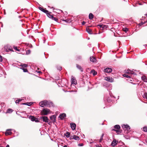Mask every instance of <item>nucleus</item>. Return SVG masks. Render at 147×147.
Masks as SVG:
<instances>
[{
  "label": "nucleus",
  "mask_w": 147,
  "mask_h": 147,
  "mask_svg": "<svg viewBox=\"0 0 147 147\" xmlns=\"http://www.w3.org/2000/svg\"><path fill=\"white\" fill-rule=\"evenodd\" d=\"M39 105L41 107H45L49 105L48 102L47 100H44L39 102Z\"/></svg>",
  "instance_id": "1"
},
{
  "label": "nucleus",
  "mask_w": 147,
  "mask_h": 147,
  "mask_svg": "<svg viewBox=\"0 0 147 147\" xmlns=\"http://www.w3.org/2000/svg\"><path fill=\"white\" fill-rule=\"evenodd\" d=\"M28 65L27 64H24L23 65H20V69H22L23 70V71L24 72H27L28 71L27 69L26 68L27 67Z\"/></svg>",
  "instance_id": "2"
},
{
  "label": "nucleus",
  "mask_w": 147,
  "mask_h": 147,
  "mask_svg": "<svg viewBox=\"0 0 147 147\" xmlns=\"http://www.w3.org/2000/svg\"><path fill=\"white\" fill-rule=\"evenodd\" d=\"M50 110L47 109H44L41 111L42 115H47L49 112Z\"/></svg>",
  "instance_id": "3"
},
{
  "label": "nucleus",
  "mask_w": 147,
  "mask_h": 147,
  "mask_svg": "<svg viewBox=\"0 0 147 147\" xmlns=\"http://www.w3.org/2000/svg\"><path fill=\"white\" fill-rule=\"evenodd\" d=\"M29 118L32 121H35L36 122H39L38 119L32 116H30Z\"/></svg>",
  "instance_id": "4"
},
{
  "label": "nucleus",
  "mask_w": 147,
  "mask_h": 147,
  "mask_svg": "<svg viewBox=\"0 0 147 147\" xmlns=\"http://www.w3.org/2000/svg\"><path fill=\"white\" fill-rule=\"evenodd\" d=\"M47 15L49 18L52 19L53 20H55V18L54 17L53 15L52 14L51 12H48L47 14Z\"/></svg>",
  "instance_id": "5"
},
{
  "label": "nucleus",
  "mask_w": 147,
  "mask_h": 147,
  "mask_svg": "<svg viewBox=\"0 0 147 147\" xmlns=\"http://www.w3.org/2000/svg\"><path fill=\"white\" fill-rule=\"evenodd\" d=\"M74 139L75 140H78L80 139V138L78 136H77L75 135L71 136L70 137V139L71 140Z\"/></svg>",
  "instance_id": "6"
},
{
  "label": "nucleus",
  "mask_w": 147,
  "mask_h": 147,
  "mask_svg": "<svg viewBox=\"0 0 147 147\" xmlns=\"http://www.w3.org/2000/svg\"><path fill=\"white\" fill-rule=\"evenodd\" d=\"M4 50L6 52H9V51H13V49L10 48L7 46H5L4 48Z\"/></svg>",
  "instance_id": "7"
},
{
  "label": "nucleus",
  "mask_w": 147,
  "mask_h": 147,
  "mask_svg": "<svg viewBox=\"0 0 147 147\" xmlns=\"http://www.w3.org/2000/svg\"><path fill=\"white\" fill-rule=\"evenodd\" d=\"M41 119H42L43 121L45 122H48L49 119L46 116H42L41 117Z\"/></svg>",
  "instance_id": "8"
},
{
  "label": "nucleus",
  "mask_w": 147,
  "mask_h": 147,
  "mask_svg": "<svg viewBox=\"0 0 147 147\" xmlns=\"http://www.w3.org/2000/svg\"><path fill=\"white\" fill-rule=\"evenodd\" d=\"M71 84H75V85H76V84H77V81L76 80L75 78L73 77L72 76H71Z\"/></svg>",
  "instance_id": "9"
},
{
  "label": "nucleus",
  "mask_w": 147,
  "mask_h": 147,
  "mask_svg": "<svg viewBox=\"0 0 147 147\" xmlns=\"http://www.w3.org/2000/svg\"><path fill=\"white\" fill-rule=\"evenodd\" d=\"M105 79L107 81L110 82H113L114 79L112 78H110L109 77H107L105 78Z\"/></svg>",
  "instance_id": "10"
},
{
  "label": "nucleus",
  "mask_w": 147,
  "mask_h": 147,
  "mask_svg": "<svg viewBox=\"0 0 147 147\" xmlns=\"http://www.w3.org/2000/svg\"><path fill=\"white\" fill-rule=\"evenodd\" d=\"M66 117V115L65 113H63L62 114H60L59 116V118L61 120H63L65 117Z\"/></svg>",
  "instance_id": "11"
},
{
  "label": "nucleus",
  "mask_w": 147,
  "mask_h": 147,
  "mask_svg": "<svg viewBox=\"0 0 147 147\" xmlns=\"http://www.w3.org/2000/svg\"><path fill=\"white\" fill-rule=\"evenodd\" d=\"M112 71V69L110 68L107 67L104 69V71L105 72L109 73L111 72Z\"/></svg>",
  "instance_id": "12"
},
{
  "label": "nucleus",
  "mask_w": 147,
  "mask_h": 147,
  "mask_svg": "<svg viewBox=\"0 0 147 147\" xmlns=\"http://www.w3.org/2000/svg\"><path fill=\"white\" fill-rule=\"evenodd\" d=\"M118 141H116L115 140H114L112 142L111 145L113 147L115 146L118 143Z\"/></svg>",
  "instance_id": "13"
},
{
  "label": "nucleus",
  "mask_w": 147,
  "mask_h": 147,
  "mask_svg": "<svg viewBox=\"0 0 147 147\" xmlns=\"http://www.w3.org/2000/svg\"><path fill=\"white\" fill-rule=\"evenodd\" d=\"M38 9L40 10L42 12H44L45 13H46V14H47V13H48V12H49V11L48 10H46L45 9H44L42 7H38Z\"/></svg>",
  "instance_id": "14"
},
{
  "label": "nucleus",
  "mask_w": 147,
  "mask_h": 147,
  "mask_svg": "<svg viewBox=\"0 0 147 147\" xmlns=\"http://www.w3.org/2000/svg\"><path fill=\"white\" fill-rule=\"evenodd\" d=\"M90 27V26H88L86 28V30L87 32L89 34H92V30L90 29L89 27Z\"/></svg>",
  "instance_id": "15"
},
{
  "label": "nucleus",
  "mask_w": 147,
  "mask_h": 147,
  "mask_svg": "<svg viewBox=\"0 0 147 147\" xmlns=\"http://www.w3.org/2000/svg\"><path fill=\"white\" fill-rule=\"evenodd\" d=\"M71 127L72 129V130H75L76 129V125L75 123H70Z\"/></svg>",
  "instance_id": "16"
},
{
  "label": "nucleus",
  "mask_w": 147,
  "mask_h": 147,
  "mask_svg": "<svg viewBox=\"0 0 147 147\" xmlns=\"http://www.w3.org/2000/svg\"><path fill=\"white\" fill-rule=\"evenodd\" d=\"M51 121H52L54 123L55 122V115H53L51 116L50 118Z\"/></svg>",
  "instance_id": "17"
},
{
  "label": "nucleus",
  "mask_w": 147,
  "mask_h": 147,
  "mask_svg": "<svg viewBox=\"0 0 147 147\" xmlns=\"http://www.w3.org/2000/svg\"><path fill=\"white\" fill-rule=\"evenodd\" d=\"M11 130L7 129L5 133V134L6 136L10 135L12 134V132L10 131Z\"/></svg>",
  "instance_id": "18"
},
{
  "label": "nucleus",
  "mask_w": 147,
  "mask_h": 147,
  "mask_svg": "<svg viewBox=\"0 0 147 147\" xmlns=\"http://www.w3.org/2000/svg\"><path fill=\"white\" fill-rule=\"evenodd\" d=\"M142 79L144 82H147V77H146L145 76H143L141 78Z\"/></svg>",
  "instance_id": "19"
},
{
  "label": "nucleus",
  "mask_w": 147,
  "mask_h": 147,
  "mask_svg": "<svg viewBox=\"0 0 147 147\" xmlns=\"http://www.w3.org/2000/svg\"><path fill=\"white\" fill-rule=\"evenodd\" d=\"M64 136H66L67 138H69L70 137V134L69 132L67 131L66 133L64 134Z\"/></svg>",
  "instance_id": "20"
},
{
  "label": "nucleus",
  "mask_w": 147,
  "mask_h": 147,
  "mask_svg": "<svg viewBox=\"0 0 147 147\" xmlns=\"http://www.w3.org/2000/svg\"><path fill=\"white\" fill-rule=\"evenodd\" d=\"M13 111V110L11 109H8L7 110L6 112V113H11Z\"/></svg>",
  "instance_id": "21"
},
{
  "label": "nucleus",
  "mask_w": 147,
  "mask_h": 147,
  "mask_svg": "<svg viewBox=\"0 0 147 147\" xmlns=\"http://www.w3.org/2000/svg\"><path fill=\"white\" fill-rule=\"evenodd\" d=\"M76 67H77L79 69V70H80L81 71H83V69L82 68V67H81V66L80 65H79L77 64H76Z\"/></svg>",
  "instance_id": "22"
},
{
  "label": "nucleus",
  "mask_w": 147,
  "mask_h": 147,
  "mask_svg": "<svg viewBox=\"0 0 147 147\" xmlns=\"http://www.w3.org/2000/svg\"><path fill=\"white\" fill-rule=\"evenodd\" d=\"M82 59V57L80 55H77L76 57V60H81Z\"/></svg>",
  "instance_id": "23"
},
{
  "label": "nucleus",
  "mask_w": 147,
  "mask_h": 147,
  "mask_svg": "<svg viewBox=\"0 0 147 147\" xmlns=\"http://www.w3.org/2000/svg\"><path fill=\"white\" fill-rule=\"evenodd\" d=\"M33 103L32 102H25L23 104V105H27L28 106H30L32 105V104Z\"/></svg>",
  "instance_id": "24"
},
{
  "label": "nucleus",
  "mask_w": 147,
  "mask_h": 147,
  "mask_svg": "<svg viewBox=\"0 0 147 147\" xmlns=\"http://www.w3.org/2000/svg\"><path fill=\"white\" fill-rule=\"evenodd\" d=\"M94 17V16L92 13H90L89 16V18L90 20H92Z\"/></svg>",
  "instance_id": "25"
},
{
  "label": "nucleus",
  "mask_w": 147,
  "mask_h": 147,
  "mask_svg": "<svg viewBox=\"0 0 147 147\" xmlns=\"http://www.w3.org/2000/svg\"><path fill=\"white\" fill-rule=\"evenodd\" d=\"M91 73L92 74L93 76H95L97 74V72L95 71L94 69L92 70L91 71Z\"/></svg>",
  "instance_id": "26"
},
{
  "label": "nucleus",
  "mask_w": 147,
  "mask_h": 147,
  "mask_svg": "<svg viewBox=\"0 0 147 147\" xmlns=\"http://www.w3.org/2000/svg\"><path fill=\"white\" fill-rule=\"evenodd\" d=\"M95 58L94 57H90V61L94 62L95 60Z\"/></svg>",
  "instance_id": "27"
},
{
  "label": "nucleus",
  "mask_w": 147,
  "mask_h": 147,
  "mask_svg": "<svg viewBox=\"0 0 147 147\" xmlns=\"http://www.w3.org/2000/svg\"><path fill=\"white\" fill-rule=\"evenodd\" d=\"M114 128L117 129L119 130L120 129V127L119 125H116L114 126Z\"/></svg>",
  "instance_id": "28"
},
{
  "label": "nucleus",
  "mask_w": 147,
  "mask_h": 147,
  "mask_svg": "<svg viewBox=\"0 0 147 147\" xmlns=\"http://www.w3.org/2000/svg\"><path fill=\"white\" fill-rule=\"evenodd\" d=\"M122 131V130L120 129L119 130H117L116 131L117 133L118 134H120L121 133Z\"/></svg>",
  "instance_id": "29"
},
{
  "label": "nucleus",
  "mask_w": 147,
  "mask_h": 147,
  "mask_svg": "<svg viewBox=\"0 0 147 147\" xmlns=\"http://www.w3.org/2000/svg\"><path fill=\"white\" fill-rule=\"evenodd\" d=\"M13 48L15 50L17 51H20V50L17 47L14 46L13 47Z\"/></svg>",
  "instance_id": "30"
},
{
  "label": "nucleus",
  "mask_w": 147,
  "mask_h": 147,
  "mask_svg": "<svg viewBox=\"0 0 147 147\" xmlns=\"http://www.w3.org/2000/svg\"><path fill=\"white\" fill-rule=\"evenodd\" d=\"M128 30V28H123V30L125 32H126Z\"/></svg>",
  "instance_id": "31"
},
{
  "label": "nucleus",
  "mask_w": 147,
  "mask_h": 147,
  "mask_svg": "<svg viewBox=\"0 0 147 147\" xmlns=\"http://www.w3.org/2000/svg\"><path fill=\"white\" fill-rule=\"evenodd\" d=\"M127 125H122V127L123 129H124V130H126V127Z\"/></svg>",
  "instance_id": "32"
},
{
  "label": "nucleus",
  "mask_w": 147,
  "mask_h": 147,
  "mask_svg": "<svg viewBox=\"0 0 147 147\" xmlns=\"http://www.w3.org/2000/svg\"><path fill=\"white\" fill-rule=\"evenodd\" d=\"M143 130L145 132L147 131V127H143Z\"/></svg>",
  "instance_id": "33"
},
{
  "label": "nucleus",
  "mask_w": 147,
  "mask_h": 147,
  "mask_svg": "<svg viewBox=\"0 0 147 147\" xmlns=\"http://www.w3.org/2000/svg\"><path fill=\"white\" fill-rule=\"evenodd\" d=\"M104 135V134H102L100 137V141H99V142H101L102 141V140H103V136Z\"/></svg>",
  "instance_id": "34"
},
{
  "label": "nucleus",
  "mask_w": 147,
  "mask_h": 147,
  "mask_svg": "<svg viewBox=\"0 0 147 147\" xmlns=\"http://www.w3.org/2000/svg\"><path fill=\"white\" fill-rule=\"evenodd\" d=\"M57 69L59 70H61L62 69V67L61 66H57Z\"/></svg>",
  "instance_id": "35"
},
{
  "label": "nucleus",
  "mask_w": 147,
  "mask_h": 147,
  "mask_svg": "<svg viewBox=\"0 0 147 147\" xmlns=\"http://www.w3.org/2000/svg\"><path fill=\"white\" fill-rule=\"evenodd\" d=\"M143 97L144 98H145L147 99V93H144L143 96Z\"/></svg>",
  "instance_id": "36"
},
{
  "label": "nucleus",
  "mask_w": 147,
  "mask_h": 147,
  "mask_svg": "<svg viewBox=\"0 0 147 147\" xmlns=\"http://www.w3.org/2000/svg\"><path fill=\"white\" fill-rule=\"evenodd\" d=\"M130 127L128 125H127L126 130H127L128 131L130 129Z\"/></svg>",
  "instance_id": "37"
},
{
  "label": "nucleus",
  "mask_w": 147,
  "mask_h": 147,
  "mask_svg": "<svg viewBox=\"0 0 147 147\" xmlns=\"http://www.w3.org/2000/svg\"><path fill=\"white\" fill-rule=\"evenodd\" d=\"M31 53V51L30 50H27L26 51V54H29Z\"/></svg>",
  "instance_id": "38"
},
{
  "label": "nucleus",
  "mask_w": 147,
  "mask_h": 147,
  "mask_svg": "<svg viewBox=\"0 0 147 147\" xmlns=\"http://www.w3.org/2000/svg\"><path fill=\"white\" fill-rule=\"evenodd\" d=\"M123 75V76L125 77H126L127 78H130V77L129 76L127 75L126 74H124Z\"/></svg>",
  "instance_id": "39"
},
{
  "label": "nucleus",
  "mask_w": 147,
  "mask_h": 147,
  "mask_svg": "<svg viewBox=\"0 0 147 147\" xmlns=\"http://www.w3.org/2000/svg\"><path fill=\"white\" fill-rule=\"evenodd\" d=\"M2 60V57L0 55V62H1Z\"/></svg>",
  "instance_id": "40"
},
{
  "label": "nucleus",
  "mask_w": 147,
  "mask_h": 147,
  "mask_svg": "<svg viewBox=\"0 0 147 147\" xmlns=\"http://www.w3.org/2000/svg\"><path fill=\"white\" fill-rule=\"evenodd\" d=\"M98 26H99L100 27V28H104L103 27V25H98Z\"/></svg>",
  "instance_id": "41"
},
{
  "label": "nucleus",
  "mask_w": 147,
  "mask_h": 147,
  "mask_svg": "<svg viewBox=\"0 0 147 147\" xmlns=\"http://www.w3.org/2000/svg\"><path fill=\"white\" fill-rule=\"evenodd\" d=\"M20 102V100H19L18 99L16 101V103H19Z\"/></svg>",
  "instance_id": "42"
},
{
  "label": "nucleus",
  "mask_w": 147,
  "mask_h": 147,
  "mask_svg": "<svg viewBox=\"0 0 147 147\" xmlns=\"http://www.w3.org/2000/svg\"><path fill=\"white\" fill-rule=\"evenodd\" d=\"M144 23H143V22H141V23H140L138 25L139 26H141L143 24H144Z\"/></svg>",
  "instance_id": "43"
},
{
  "label": "nucleus",
  "mask_w": 147,
  "mask_h": 147,
  "mask_svg": "<svg viewBox=\"0 0 147 147\" xmlns=\"http://www.w3.org/2000/svg\"><path fill=\"white\" fill-rule=\"evenodd\" d=\"M48 124L50 125H51V124L52 122H51L49 121H49H48V122H47Z\"/></svg>",
  "instance_id": "44"
},
{
  "label": "nucleus",
  "mask_w": 147,
  "mask_h": 147,
  "mask_svg": "<svg viewBox=\"0 0 147 147\" xmlns=\"http://www.w3.org/2000/svg\"><path fill=\"white\" fill-rule=\"evenodd\" d=\"M36 71L38 73H41L42 72H41V71Z\"/></svg>",
  "instance_id": "45"
},
{
  "label": "nucleus",
  "mask_w": 147,
  "mask_h": 147,
  "mask_svg": "<svg viewBox=\"0 0 147 147\" xmlns=\"http://www.w3.org/2000/svg\"><path fill=\"white\" fill-rule=\"evenodd\" d=\"M86 23V22H84V21H83L82 22V25H84V24Z\"/></svg>",
  "instance_id": "46"
},
{
  "label": "nucleus",
  "mask_w": 147,
  "mask_h": 147,
  "mask_svg": "<svg viewBox=\"0 0 147 147\" xmlns=\"http://www.w3.org/2000/svg\"><path fill=\"white\" fill-rule=\"evenodd\" d=\"M59 77H56V80H58L59 79Z\"/></svg>",
  "instance_id": "47"
},
{
  "label": "nucleus",
  "mask_w": 147,
  "mask_h": 147,
  "mask_svg": "<svg viewBox=\"0 0 147 147\" xmlns=\"http://www.w3.org/2000/svg\"><path fill=\"white\" fill-rule=\"evenodd\" d=\"M112 131H117V130H116L115 129H112Z\"/></svg>",
  "instance_id": "48"
},
{
  "label": "nucleus",
  "mask_w": 147,
  "mask_h": 147,
  "mask_svg": "<svg viewBox=\"0 0 147 147\" xmlns=\"http://www.w3.org/2000/svg\"><path fill=\"white\" fill-rule=\"evenodd\" d=\"M28 46L29 47H32V45H30Z\"/></svg>",
  "instance_id": "49"
},
{
  "label": "nucleus",
  "mask_w": 147,
  "mask_h": 147,
  "mask_svg": "<svg viewBox=\"0 0 147 147\" xmlns=\"http://www.w3.org/2000/svg\"><path fill=\"white\" fill-rule=\"evenodd\" d=\"M18 100H20V102L21 101H22V99H19Z\"/></svg>",
  "instance_id": "50"
},
{
  "label": "nucleus",
  "mask_w": 147,
  "mask_h": 147,
  "mask_svg": "<svg viewBox=\"0 0 147 147\" xmlns=\"http://www.w3.org/2000/svg\"><path fill=\"white\" fill-rule=\"evenodd\" d=\"M83 144H81L80 146H83Z\"/></svg>",
  "instance_id": "51"
},
{
  "label": "nucleus",
  "mask_w": 147,
  "mask_h": 147,
  "mask_svg": "<svg viewBox=\"0 0 147 147\" xmlns=\"http://www.w3.org/2000/svg\"><path fill=\"white\" fill-rule=\"evenodd\" d=\"M63 147H67V146L66 145H65L63 146Z\"/></svg>",
  "instance_id": "52"
},
{
  "label": "nucleus",
  "mask_w": 147,
  "mask_h": 147,
  "mask_svg": "<svg viewBox=\"0 0 147 147\" xmlns=\"http://www.w3.org/2000/svg\"><path fill=\"white\" fill-rule=\"evenodd\" d=\"M58 20L56 18V20H55L56 22H57V21Z\"/></svg>",
  "instance_id": "53"
},
{
  "label": "nucleus",
  "mask_w": 147,
  "mask_h": 147,
  "mask_svg": "<svg viewBox=\"0 0 147 147\" xmlns=\"http://www.w3.org/2000/svg\"><path fill=\"white\" fill-rule=\"evenodd\" d=\"M145 15L147 17V14H146Z\"/></svg>",
  "instance_id": "54"
},
{
  "label": "nucleus",
  "mask_w": 147,
  "mask_h": 147,
  "mask_svg": "<svg viewBox=\"0 0 147 147\" xmlns=\"http://www.w3.org/2000/svg\"><path fill=\"white\" fill-rule=\"evenodd\" d=\"M146 143H147V140H146Z\"/></svg>",
  "instance_id": "55"
},
{
  "label": "nucleus",
  "mask_w": 147,
  "mask_h": 147,
  "mask_svg": "<svg viewBox=\"0 0 147 147\" xmlns=\"http://www.w3.org/2000/svg\"><path fill=\"white\" fill-rule=\"evenodd\" d=\"M0 147H2V146H0Z\"/></svg>",
  "instance_id": "56"
},
{
  "label": "nucleus",
  "mask_w": 147,
  "mask_h": 147,
  "mask_svg": "<svg viewBox=\"0 0 147 147\" xmlns=\"http://www.w3.org/2000/svg\"><path fill=\"white\" fill-rule=\"evenodd\" d=\"M55 114H56H56H57V113H55Z\"/></svg>",
  "instance_id": "57"
}]
</instances>
